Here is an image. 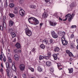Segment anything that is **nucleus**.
I'll return each mask as SVG.
<instances>
[{
	"label": "nucleus",
	"mask_w": 78,
	"mask_h": 78,
	"mask_svg": "<svg viewBox=\"0 0 78 78\" xmlns=\"http://www.w3.org/2000/svg\"><path fill=\"white\" fill-rule=\"evenodd\" d=\"M28 21L30 23L36 25L39 23V21L36 18L33 17L29 18Z\"/></svg>",
	"instance_id": "nucleus-1"
},
{
	"label": "nucleus",
	"mask_w": 78,
	"mask_h": 78,
	"mask_svg": "<svg viewBox=\"0 0 78 78\" xmlns=\"http://www.w3.org/2000/svg\"><path fill=\"white\" fill-rule=\"evenodd\" d=\"M24 30L25 31L26 34L27 36H31V34H32V33H31V31L28 28V27H27L26 29H24Z\"/></svg>",
	"instance_id": "nucleus-2"
},
{
	"label": "nucleus",
	"mask_w": 78,
	"mask_h": 78,
	"mask_svg": "<svg viewBox=\"0 0 78 78\" xmlns=\"http://www.w3.org/2000/svg\"><path fill=\"white\" fill-rule=\"evenodd\" d=\"M62 44L64 45H66L67 44V43H68V41L65 40V37H63L62 38Z\"/></svg>",
	"instance_id": "nucleus-3"
},
{
	"label": "nucleus",
	"mask_w": 78,
	"mask_h": 78,
	"mask_svg": "<svg viewBox=\"0 0 78 78\" xmlns=\"http://www.w3.org/2000/svg\"><path fill=\"white\" fill-rule=\"evenodd\" d=\"M65 17L66 18H68V21L69 22H71L72 20V17H71V15L70 13H69L66 15Z\"/></svg>",
	"instance_id": "nucleus-4"
},
{
	"label": "nucleus",
	"mask_w": 78,
	"mask_h": 78,
	"mask_svg": "<svg viewBox=\"0 0 78 78\" xmlns=\"http://www.w3.org/2000/svg\"><path fill=\"white\" fill-rule=\"evenodd\" d=\"M51 34L54 38H57L58 37V35L55 33V31H53L51 32Z\"/></svg>",
	"instance_id": "nucleus-5"
},
{
	"label": "nucleus",
	"mask_w": 78,
	"mask_h": 78,
	"mask_svg": "<svg viewBox=\"0 0 78 78\" xmlns=\"http://www.w3.org/2000/svg\"><path fill=\"white\" fill-rule=\"evenodd\" d=\"M19 12L20 15L22 17L25 15V11L23 9H20L19 11Z\"/></svg>",
	"instance_id": "nucleus-6"
},
{
	"label": "nucleus",
	"mask_w": 78,
	"mask_h": 78,
	"mask_svg": "<svg viewBox=\"0 0 78 78\" xmlns=\"http://www.w3.org/2000/svg\"><path fill=\"white\" fill-rule=\"evenodd\" d=\"M19 68L21 70L23 71L25 69V66L23 64H21L19 66Z\"/></svg>",
	"instance_id": "nucleus-7"
},
{
	"label": "nucleus",
	"mask_w": 78,
	"mask_h": 78,
	"mask_svg": "<svg viewBox=\"0 0 78 78\" xmlns=\"http://www.w3.org/2000/svg\"><path fill=\"white\" fill-rule=\"evenodd\" d=\"M14 58L15 60L16 61H18L19 59V56L17 54H15L14 56Z\"/></svg>",
	"instance_id": "nucleus-8"
},
{
	"label": "nucleus",
	"mask_w": 78,
	"mask_h": 78,
	"mask_svg": "<svg viewBox=\"0 0 78 78\" xmlns=\"http://www.w3.org/2000/svg\"><path fill=\"white\" fill-rule=\"evenodd\" d=\"M49 22L51 26H53V27H55L56 24H57V23L53 22L50 21H49Z\"/></svg>",
	"instance_id": "nucleus-9"
},
{
	"label": "nucleus",
	"mask_w": 78,
	"mask_h": 78,
	"mask_svg": "<svg viewBox=\"0 0 78 78\" xmlns=\"http://www.w3.org/2000/svg\"><path fill=\"white\" fill-rule=\"evenodd\" d=\"M6 16H4L3 18V27L4 28H6V23L5 21V20H6Z\"/></svg>",
	"instance_id": "nucleus-10"
},
{
	"label": "nucleus",
	"mask_w": 78,
	"mask_h": 78,
	"mask_svg": "<svg viewBox=\"0 0 78 78\" xmlns=\"http://www.w3.org/2000/svg\"><path fill=\"white\" fill-rule=\"evenodd\" d=\"M66 52L68 55H69V56H73V55L72 53V52H70V51L68 50H66Z\"/></svg>",
	"instance_id": "nucleus-11"
},
{
	"label": "nucleus",
	"mask_w": 78,
	"mask_h": 78,
	"mask_svg": "<svg viewBox=\"0 0 78 78\" xmlns=\"http://www.w3.org/2000/svg\"><path fill=\"white\" fill-rule=\"evenodd\" d=\"M15 47L18 49L20 48V44L18 43H17L15 45Z\"/></svg>",
	"instance_id": "nucleus-12"
},
{
	"label": "nucleus",
	"mask_w": 78,
	"mask_h": 78,
	"mask_svg": "<svg viewBox=\"0 0 78 78\" xmlns=\"http://www.w3.org/2000/svg\"><path fill=\"white\" fill-rule=\"evenodd\" d=\"M14 30L13 28H9L8 29V31L9 33H12V31H14Z\"/></svg>",
	"instance_id": "nucleus-13"
},
{
	"label": "nucleus",
	"mask_w": 78,
	"mask_h": 78,
	"mask_svg": "<svg viewBox=\"0 0 78 78\" xmlns=\"http://www.w3.org/2000/svg\"><path fill=\"white\" fill-rule=\"evenodd\" d=\"M48 16V14H47L46 12H44L43 14V15H42L43 17L44 18H47Z\"/></svg>",
	"instance_id": "nucleus-14"
},
{
	"label": "nucleus",
	"mask_w": 78,
	"mask_h": 78,
	"mask_svg": "<svg viewBox=\"0 0 78 78\" xmlns=\"http://www.w3.org/2000/svg\"><path fill=\"white\" fill-rule=\"evenodd\" d=\"M10 34L12 36V37H16V34H15L14 32H11Z\"/></svg>",
	"instance_id": "nucleus-15"
},
{
	"label": "nucleus",
	"mask_w": 78,
	"mask_h": 78,
	"mask_svg": "<svg viewBox=\"0 0 78 78\" xmlns=\"http://www.w3.org/2000/svg\"><path fill=\"white\" fill-rule=\"evenodd\" d=\"M14 24V22H13L12 20H10L9 22V26L10 27H12Z\"/></svg>",
	"instance_id": "nucleus-16"
},
{
	"label": "nucleus",
	"mask_w": 78,
	"mask_h": 78,
	"mask_svg": "<svg viewBox=\"0 0 78 78\" xmlns=\"http://www.w3.org/2000/svg\"><path fill=\"white\" fill-rule=\"evenodd\" d=\"M46 64L48 67H50L51 66V62L49 61H47L46 62Z\"/></svg>",
	"instance_id": "nucleus-17"
},
{
	"label": "nucleus",
	"mask_w": 78,
	"mask_h": 78,
	"mask_svg": "<svg viewBox=\"0 0 78 78\" xmlns=\"http://www.w3.org/2000/svg\"><path fill=\"white\" fill-rule=\"evenodd\" d=\"M53 57L54 58L55 60H56L58 59V57H57V55L56 54H54L53 55Z\"/></svg>",
	"instance_id": "nucleus-18"
},
{
	"label": "nucleus",
	"mask_w": 78,
	"mask_h": 78,
	"mask_svg": "<svg viewBox=\"0 0 78 78\" xmlns=\"http://www.w3.org/2000/svg\"><path fill=\"white\" fill-rule=\"evenodd\" d=\"M9 16L11 18H12L13 17H15V15H14V14L12 13H9Z\"/></svg>",
	"instance_id": "nucleus-19"
},
{
	"label": "nucleus",
	"mask_w": 78,
	"mask_h": 78,
	"mask_svg": "<svg viewBox=\"0 0 78 78\" xmlns=\"http://www.w3.org/2000/svg\"><path fill=\"white\" fill-rule=\"evenodd\" d=\"M68 70H69V73H72V72H73V68H71L70 69H68Z\"/></svg>",
	"instance_id": "nucleus-20"
},
{
	"label": "nucleus",
	"mask_w": 78,
	"mask_h": 78,
	"mask_svg": "<svg viewBox=\"0 0 78 78\" xmlns=\"http://www.w3.org/2000/svg\"><path fill=\"white\" fill-rule=\"evenodd\" d=\"M59 50V48L58 47H56L54 50L55 51H58Z\"/></svg>",
	"instance_id": "nucleus-21"
},
{
	"label": "nucleus",
	"mask_w": 78,
	"mask_h": 78,
	"mask_svg": "<svg viewBox=\"0 0 78 78\" xmlns=\"http://www.w3.org/2000/svg\"><path fill=\"white\" fill-rule=\"evenodd\" d=\"M37 70L39 72H41L42 71V69L40 66H38L37 68Z\"/></svg>",
	"instance_id": "nucleus-22"
},
{
	"label": "nucleus",
	"mask_w": 78,
	"mask_h": 78,
	"mask_svg": "<svg viewBox=\"0 0 78 78\" xmlns=\"http://www.w3.org/2000/svg\"><path fill=\"white\" fill-rule=\"evenodd\" d=\"M40 47L41 48H42L43 49L45 48V45L43 44H41Z\"/></svg>",
	"instance_id": "nucleus-23"
},
{
	"label": "nucleus",
	"mask_w": 78,
	"mask_h": 78,
	"mask_svg": "<svg viewBox=\"0 0 78 78\" xmlns=\"http://www.w3.org/2000/svg\"><path fill=\"white\" fill-rule=\"evenodd\" d=\"M12 68L13 70H16V67H15L14 65H13V66H12Z\"/></svg>",
	"instance_id": "nucleus-24"
},
{
	"label": "nucleus",
	"mask_w": 78,
	"mask_h": 78,
	"mask_svg": "<svg viewBox=\"0 0 78 78\" xmlns=\"http://www.w3.org/2000/svg\"><path fill=\"white\" fill-rule=\"evenodd\" d=\"M14 6V4L13 3L10 4L9 5V7L10 8H12Z\"/></svg>",
	"instance_id": "nucleus-25"
},
{
	"label": "nucleus",
	"mask_w": 78,
	"mask_h": 78,
	"mask_svg": "<svg viewBox=\"0 0 78 78\" xmlns=\"http://www.w3.org/2000/svg\"><path fill=\"white\" fill-rule=\"evenodd\" d=\"M6 71L7 72V75L8 76H9V70L8 69H6Z\"/></svg>",
	"instance_id": "nucleus-26"
},
{
	"label": "nucleus",
	"mask_w": 78,
	"mask_h": 78,
	"mask_svg": "<svg viewBox=\"0 0 78 78\" xmlns=\"http://www.w3.org/2000/svg\"><path fill=\"white\" fill-rule=\"evenodd\" d=\"M43 58H44V57H43L42 55H40L39 58V59H40V60H42V59H43Z\"/></svg>",
	"instance_id": "nucleus-27"
},
{
	"label": "nucleus",
	"mask_w": 78,
	"mask_h": 78,
	"mask_svg": "<svg viewBox=\"0 0 78 78\" xmlns=\"http://www.w3.org/2000/svg\"><path fill=\"white\" fill-rule=\"evenodd\" d=\"M30 7L31 8H32V9H35L36 8V6L34 5H31Z\"/></svg>",
	"instance_id": "nucleus-28"
},
{
	"label": "nucleus",
	"mask_w": 78,
	"mask_h": 78,
	"mask_svg": "<svg viewBox=\"0 0 78 78\" xmlns=\"http://www.w3.org/2000/svg\"><path fill=\"white\" fill-rule=\"evenodd\" d=\"M62 37H65L64 36H65V32H62Z\"/></svg>",
	"instance_id": "nucleus-29"
},
{
	"label": "nucleus",
	"mask_w": 78,
	"mask_h": 78,
	"mask_svg": "<svg viewBox=\"0 0 78 78\" xmlns=\"http://www.w3.org/2000/svg\"><path fill=\"white\" fill-rule=\"evenodd\" d=\"M50 57L48 56H45L44 57V58L45 59H48Z\"/></svg>",
	"instance_id": "nucleus-30"
},
{
	"label": "nucleus",
	"mask_w": 78,
	"mask_h": 78,
	"mask_svg": "<svg viewBox=\"0 0 78 78\" xmlns=\"http://www.w3.org/2000/svg\"><path fill=\"white\" fill-rule=\"evenodd\" d=\"M18 12V11L16 10H14L13 13H14V14H17Z\"/></svg>",
	"instance_id": "nucleus-31"
},
{
	"label": "nucleus",
	"mask_w": 78,
	"mask_h": 78,
	"mask_svg": "<svg viewBox=\"0 0 78 78\" xmlns=\"http://www.w3.org/2000/svg\"><path fill=\"white\" fill-rule=\"evenodd\" d=\"M19 51V50L17 49H16L14 50V53H17Z\"/></svg>",
	"instance_id": "nucleus-32"
},
{
	"label": "nucleus",
	"mask_w": 78,
	"mask_h": 78,
	"mask_svg": "<svg viewBox=\"0 0 78 78\" xmlns=\"http://www.w3.org/2000/svg\"><path fill=\"white\" fill-rule=\"evenodd\" d=\"M29 69L30 70L31 72H34V69L30 67L29 68Z\"/></svg>",
	"instance_id": "nucleus-33"
},
{
	"label": "nucleus",
	"mask_w": 78,
	"mask_h": 78,
	"mask_svg": "<svg viewBox=\"0 0 78 78\" xmlns=\"http://www.w3.org/2000/svg\"><path fill=\"white\" fill-rule=\"evenodd\" d=\"M49 41L50 42V44H53V41L52 39H50Z\"/></svg>",
	"instance_id": "nucleus-34"
},
{
	"label": "nucleus",
	"mask_w": 78,
	"mask_h": 78,
	"mask_svg": "<svg viewBox=\"0 0 78 78\" xmlns=\"http://www.w3.org/2000/svg\"><path fill=\"white\" fill-rule=\"evenodd\" d=\"M43 42H45L46 44H47V43L48 44V41L47 42V40H46L45 39L43 40Z\"/></svg>",
	"instance_id": "nucleus-35"
},
{
	"label": "nucleus",
	"mask_w": 78,
	"mask_h": 78,
	"mask_svg": "<svg viewBox=\"0 0 78 78\" xmlns=\"http://www.w3.org/2000/svg\"><path fill=\"white\" fill-rule=\"evenodd\" d=\"M6 67L7 69L9 68V64L8 62H6Z\"/></svg>",
	"instance_id": "nucleus-36"
},
{
	"label": "nucleus",
	"mask_w": 78,
	"mask_h": 78,
	"mask_svg": "<svg viewBox=\"0 0 78 78\" xmlns=\"http://www.w3.org/2000/svg\"><path fill=\"white\" fill-rule=\"evenodd\" d=\"M9 58V61L10 63H11V62L12 61L11 60V58L10 57H8Z\"/></svg>",
	"instance_id": "nucleus-37"
},
{
	"label": "nucleus",
	"mask_w": 78,
	"mask_h": 78,
	"mask_svg": "<svg viewBox=\"0 0 78 78\" xmlns=\"http://www.w3.org/2000/svg\"><path fill=\"white\" fill-rule=\"evenodd\" d=\"M14 10L18 11V7H15L14 8Z\"/></svg>",
	"instance_id": "nucleus-38"
},
{
	"label": "nucleus",
	"mask_w": 78,
	"mask_h": 78,
	"mask_svg": "<svg viewBox=\"0 0 78 78\" xmlns=\"http://www.w3.org/2000/svg\"><path fill=\"white\" fill-rule=\"evenodd\" d=\"M23 77L24 78H27V76H26V74H23L22 75Z\"/></svg>",
	"instance_id": "nucleus-39"
},
{
	"label": "nucleus",
	"mask_w": 78,
	"mask_h": 78,
	"mask_svg": "<svg viewBox=\"0 0 78 78\" xmlns=\"http://www.w3.org/2000/svg\"><path fill=\"white\" fill-rule=\"evenodd\" d=\"M71 28H75L76 27V25H73L71 26Z\"/></svg>",
	"instance_id": "nucleus-40"
},
{
	"label": "nucleus",
	"mask_w": 78,
	"mask_h": 78,
	"mask_svg": "<svg viewBox=\"0 0 78 78\" xmlns=\"http://www.w3.org/2000/svg\"><path fill=\"white\" fill-rule=\"evenodd\" d=\"M74 37V35L72 34L70 36V38H73Z\"/></svg>",
	"instance_id": "nucleus-41"
},
{
	"label": "nucleus",
	"mask_w": 78,
	"mask_h": 78,
	"mask_svg": "<svg viewBox=\"0 0 78 78\" xmlns=\"http://www.w3.org/2000/svg\"><path fill=\"white\" fill-rule=\"evenodd\" d=\"M48 56L49 57H50V56H51V53L50 52H48Z\"/></svg>",
	"instance_id": "nucleus-42"
},
{
	"label": "nucleus",
	"mask_w": 78,
	"mask_h": 78,
	"mask_svg": "<svg viewBox=\"0 0 78 78\" xmlns=\"http://www.w3.org/2000/svg\"><path fill=\"white\" fill-rule=\"evenodd\" d=\"M0 71L2 73H3V69L1 68L0 69Z\"/></svg>",
	"instance_id": "nucleus-43"
},
{
	"label": "nucleus",
	"mask_w": 78,
	"mask_h": 78,
	"mask_svg": "<svg viewBox=\"0 0 78 78\" xmlns=\"http://www.w3.org/2000/svg\"><path fill=\"white\" fill-rule=\"evenodd\" d=\"M74 15H75V14L74 13H73V14H72L71 15V17H72L71 19H72V17H73V16H74Z\"/></svg>",
	"instance_id": "nucleus-44"
},
{
	"label": "nucleus",
	"mask_w": 78,
	"mask_h": 78,
	"mask_svg": "<svg viewBox=\"0 0 78 78\" xmlns=\"http://www.w3.org/2000/svg\"><path fill=\"white\" fill-rule=\"evenodd\" d=\"M50 71H51V72L53 73V71H54L53 69H52L51 68V69H50Z\"/></svg>",
	"instance_id": "nucleus-45"
},
{
	"label": "nucleus",
	"mask_w": 78,
	"mask_h": 78,
	"mask_svg": "<svg viewBox=\"0 0 78 78\" xmlns=\"http://www.w3.org/2000/svg\"><path fill=\"white\" fill-rule=\"evenodd\" d=\"M34 51H35V48H33L32 49V52H34Z\"/></svg>",
	"instance_id": "nucleus-46"
},
{
	"label": "nucleus",
	"mask_w": 78,
	"mask_h": 78,
	"mask_svg": "<svg viewBox=\"0 0 78 78\" xmlns=\"http://www.w3.org/2000/svg\"><path fill=\"white\" fill-rule=\"evenodd\" d=\"M45 0V2H46V3H47L48 2H49V0Z\"/></svg>",
	"instance_id": "nucleus-47"
},
{
	"label": "nucleus",
	"mask_w": 78,
	"mask_h": 78,
	"mask_svg": "<svg viewBox=\"0 0 78 78\" xmlns=\"http://www.w3.org/2000/svg\"><path fill=\"white\" fill-rule=\"evenodd\" d=\"M59 19L60 20H61V21L62 20V19H61V17H59Z\"/></svg>",
	"instance_id": "nucleus-48"
},
{
	"label": "nucleus",
	"mask_w": 78,
	"mask_h": 78,
	"mask_svg": "<svg viewBox=\"0 0 78 78\" xmlns=\"http://www.w3.org/2000/svg\"><path fill=\"white\" fill-rule=\"evenodd\" d=\"M3 60L4 62H5V61H6V59H5V58H3Z\"/></svg>",
	"instance_id": "nucleus-49"
},
{
	"label": "nucleus",
	"mask_w": 78,
	"mask_h": 78,
	"mask_svg": "<svg viewBox=\"0 0 78 78\" xmlns=\"http://www.w3.org/2000/svg\"><path fill=\"white\" fill-rule=\"evenodd\" d=\"M6 6H8V3H7V1H6Z\"/></svg>",
	"instance_id": "nucleus-50"
},
{
	"label": "nucleus",
	"mask_w": 78,
	"mask_h": 78,
	"mask_svg": "<svg viewBox=\"0 0 78 78\" xmlns=\"http://www.w3.org/2000/svg\"><path fill=\"white\" fill-rule=\"evenodd\" d=\"M20 3H22L23 2V0H19Z\"/></svg>",
	"instance_id": "nucleus-51"
},
{
	"label": "nucleus",
	"mask_w": 78,
	"mask_h": 78,
	"mask_svg": "<svg viewBox=\"0 0 78 78\" xmlns=\"http://www.w3.org/2000/svg\"><path fill=\"white\" fill-rule=\"evenodd\" d=\"M67 20V18H66L65 19H64L63 20V21H66V20Z\"/></svg>",
	"instance_id": "nucleus-52"
},
{
	"label": "nucleus",
	"mask_w": 78,
	"mask_h": 78,
	"mask_svg": "<svg viewBox=\"0 0 78 78\" xmlns=\"http://www.w3.org/2000/svg\"><path fill=\"white\" fill-rule=\"evenodd\" d=\"M1 66L2 67H3V63H1Z\"/></svg>",
	"instance_id": "nucleus-53"
},
{
	"label": "nucleus",
	"mask_w": 78,
	"mask_h": 78,
	"mask_svg": "<svg viewBox=\"0 0 78 78\" xmlns=\"http://www.w3.org/2000/svg\"><path fill=\"white\" fill-rule=\"evenodd\" d=\"M3 55L2 54L1 55H0V58H2Z\"/></svg>",
	"instance_id": "nucleus-54"
},
{
	"label": "nucleus",
	"mask_w": 78,
	"mask_h": 78,
	"mask_svg": "<svg viewBox=\"0 0 78 78\" xmlns=\"http://www.w3.org/2000/svg\"><path fill=\"white\" fill-rule=\"evenodd\" d=\"M40 25L41 27H42V23H41L40 24Z\"/></svg>",
	"instance_id": "nucleus-55"
},
{
	"label": "nucleus",
	"mask_w": 78,
	"mask_h": 78,
	"mask_svg": "<svg viewBox=\"0 0 78 78\" xmlns=\"http://www.w3.org/2000/svg\"><path fill=\"white\" fill-rule=\"evenodd\" d=\"M16 38H15V39L13 41V42H15V41H16Z\"/></svg>",
	"instance_id": "nucleus-56"
},
{
	"label": "nucleus",
	"mask_w": 78,
	"mask_h": 78,
	"mask_svg": "<svg viewBox=\"0 0 78 78\" xmlns=\"http://www.w3.org/2000/svg\"><path fill=\"white\" fill-rule=\"evenodd\" d=\"M69 60L70 61H72V58H70Z\"/></svg>",
	"instance_id": "nucleus-57"
},
{
	"label": "nucleus",
	"mask_w": 78,
	"mask_h": 78,
	"mask_svg": "<svg viewBox=\"0 0 78 78\" xmlns=\"http://www.w3.org/2000/svg\"><path fill=\"white\" fill-rule=\"evenodd\" d=\"M18 51H19V52H21V50H19Z\"/></svg>",
	"instance_id": "nucleus-58"
},
{
	"label": "nucleus",
	"mask_w": 78,
	"mask_h": 78,
	"mask_svg": "<svg viewBox=\"0 0 78 78\" xmlns=\"http://www.w3.org/2000/svg\"><path fill=\"white\" fill-rule=\"evenodd\" d=\"M0 60H1V61H2V59L1 57H0Z\"/></svg>",
	"instance_id": "nucleus-59"
},
{
	"label": "nucleus",
	"mask_w": 78,
	"mask_h": 78,
	"mask_svg": "<svg viewBox=\"0 0 78 78\" xmlns=\"http://www.w3.org/2000/svg\"><path fill=\"white\" fill-rule=\"evenodd\" d=\"M76 41H77V43L78 44V39H77V40H76Z\"/></svg>",
	"instance_id": "nucleus-60"
},
{
	"label": "nucleus",
	"mask_w": 78,
	"mask_h": 78,
	"mask_svg": "<svg viewBox=\"0 0 78 78\" xmlns=\"http://www.w3.org/2000/svg\"><path fill=\"white\" fill-rule=\"evenodd\" d=\"M8 51H10V50L9 49L8 50Z\"/></svg>",
	"instance_id": "nucleus-61"
},
{
	"label": "nucleus",
	"mask_w": 78,
	"mask_h": 78,
	"mask_svg": "<svg viewBox=\"0 0 78 78\" xmlns=\"http://www.w3.org/2000/svg\"><path fill=\"white\" fill-rule=\"evenodd\" d=\"M14 78H17V76H15L14 77Z\"/></svg>",
	"instance_id": "nucleus-62"
},
{
	"label": "nucleus",
	"mask_w": 78,
	"mask_h": 78,
	"mask_svg": "<svg viewBox=\"0 0 78 78\" xmlns=\"http://www.w3.org/2000/svg\"><path fill=\"white\" fill-rule=\"evenodd\" d=\"M31 51H30V55H31Z\"/></svg>",
	"instance_id": "nucleus-63"
},
{
	"label": "nucleus",
	"mask_w": 78,
	"mask_h": 78,
	"mask_svg": "<svg viewBox=\"0 0 78 78\" xmlns=\"http://www.w3.org/2000/svg\"><path fill=\"white\" fill-rule=\"evenodd\" d=\"M59 65H58V67H59Z\"/></svg>",
	"instance_id": "nucleus-64"
}]
</instances>
